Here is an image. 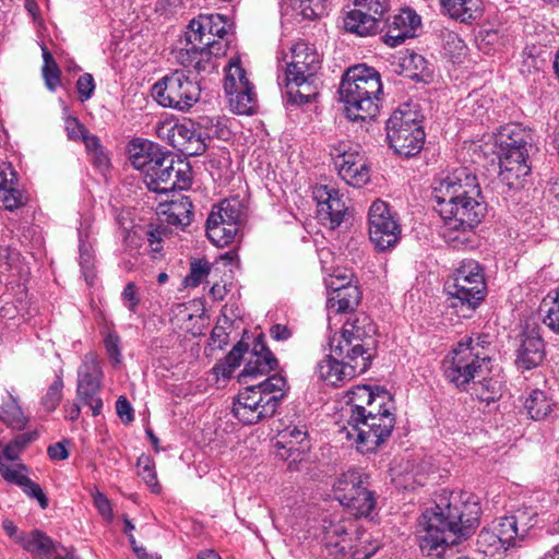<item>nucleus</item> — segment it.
Returning a JSON list of instances; mask_svg holds the SVG:
<instances>
[{
  "label": "nucleus",
  "mask_w": 559,
  "mask_h": 559,
  "mask_svg": "<svg viewBox=\"0 0 559 559\" xmlns=\"http://www.w3.org/2000/svg\"><path fill=\"white\" fill-rule=\"evenodd\" d=\"M481 508L473 493L440 495L420 519L425 530L420 548L429 556L441 557L444 551L466 539L479 525Z\"/></svg>",
  "instance_id": "obj_1"
},
{
  "label": "nucleus",
  "mask_w": 559,
  "mask_h": 559,
  "mask_svg": "<svg viewBox=\"0 0 559 559\" xmlns=\"http://www.w3.org/2000/svg\"><path fill=\"white\" fill-rule=\"evenodd\" d=\"M433 197L444 221V239L453 245L467 241L466 235L487 211L477 177L465 167L457 168L435 186Z\"/></svg>",
  "instance_id": "obj_2"
},
{
  "label": "nucleus",
  "mask_w": 559,
  "mask_h": 559,
  "mask_svg": "<svg viewBox=\"0 0 559 559\" xmlns=\"http://www.w3.org/2000/svg\"><path fill=\"white\" fill-rule=\"evenodd\" d=\"M132 166L142 171L144 182L151 191L168 193L185 190L190 186V166L159 145L150 141L133 140L128 146Z\"/></svg>",
  "instance_id": "obj_3"
},
{
  "label": "nucleus",
  "mask_w": 559,
  "mask_h": 559,
  "mask_svg": "<svg viewBox=\"0 0 559 559\" xmlns=\"http://www.w3.org/2000/svg\"><path fill=\"white\" fill-rule=\"evenodd\" d=\"M231 25L221 14H200L190 21L185 33L186 45L177 59L185 67H193L200 73L213 68L212 58L226 53L229 47L227 35Z\"/></svg>",
  "instance_id": "obj_4"
},
{
  "label": "nucleus",
  "mask_w": 559,
  "mask_h": 559,
  "mask_svg": "<svg viewBox=\"0 0 559 559\" xmlns=\"http://www.w3.org/2000/svg\"><path fill=\"white\" fill-rule=\"evenodd\" d=\"M338 93L350 120L372 119L379 112L380 74L365 64L354 66L343 74Z\"/></svg>",
  "instance_id": "obj_5"
},
{
  "label": "nucleus",
  "mask_w": 559,
  "mask_h": 559,
  "mask_svg": "<svg viewBox=\"0 0 559 559\" xmlns=\"http://www.w3.org/2000/svg\"><path fill=\"white\" fill-rule=\"evenodd\" d=\"M320 69L321 59L312 46L305 41H298L292 47L285 78L286 95L289 103L302 105L318 96L321 85Z\"/></svg>",
  "instance_id": "obj_6"
},
{
  "label": "nucleus",
  "mask_w": 559,
  "mask_h": 559,
  "mask_svg": "<svg viewBox=\"0 0 559 559\" xmlns=\"http://www.w3.org/2000/svg\"><path fill=\"white\" fill-rule=\"evenodd\" d=\"M287 390V381L280 374L270 376L258 384H249L236 397L234 416L245 425L270 418L276 413Z\"/></svg>",
  "instance_id": "obj_7"
},
{
  "label": "nucleus",
  "mask_w": 559,
  "mask_h": 559,
  "mask_svg": "<svg viewBox=\"0 0 559 559\" xmlns=\"http://www.w3.org/2000/svg\"><path fill=\"white\" fill-rule=\"evenodd\" d=\"M449 307L462 318H469L486 296L483 270L477 261H463L445 284Z\"/></svg>",
  "instance_id": "obj_8"
},
{
  "label": "nucleus",
  "mask_w": 559,
  "mask_h": 559,
  "mask_svg": "<svg viewBox=\"0 0 559 559\" xmlns=\"http://www.w3.org/2000/svg\"><path fill=\"white\" fill-rule=\"evenodd\" d=\"M354 524L336 518L322 520V542L332 556L350 554L353 559H369L380 548V543L366 530L355 528V537H348Z\"/></svg>",
  "instance_id": "obj_9"
},
{
  "label": "nucleus",
  "mask_w": 559,
  "mask_h": 559,
  "mask_svg": "<svg viewBox=\"0 0 559 559\" xmlns=\"http://www.w3.org/2000/svg\"><path fill=\"white\" fill-rule=\"evenodd\" d=\"M479 342L472 338L460 342L443 361L444 376L455 386L464 388L475 378L487 374L490 358L480 352Z\"/></svg>",
  "instance_id": "obj_10"
},
{
  "label": "nucleus",
  "mask_w": 559,
  "mask_h": 559,
  "mask_svg": "<svg viewBox=\"0 0 559 559\" xmlns=\"http://www.w3.org/2000/svg\"><path fill=\"white\" fill-rule=\"evenodd\" d=\"M376 325L371 318L365 312L355 313L343 324L342 335L337 344L333 340L330 344L331 352L338 357L348 353L353 357L364 358L369 368L374 356V334Z\"/></svg>",
  "instance_id": "obj_11"
},
{
  "label": "nucleus",
  "mask_w": 559,
  "mask_h": 559,
  "mask_svg": "<svg viewBox=\"0 0 559 559\" xmlns=\"http://www.w3.org/2000/svg\"><path fill=\"white\" fill-rule=\"evenodd\" d=\"M152 95L163 107L187 111L200 99L201 87L185 70H175L153 85Z\"/></svg>",
  "instance_id": "obj_12"
},
{
  "label": "nucleus",
  "mask_w": 559,
  "mask_h": 559,
  "mask_svg": "<svg viewBox=\"0 0 559 559\" xmlns=\"http://www.w3.org/2000/svg\"><path fill=\"white\" fill-rule=\"evenodd\" d=\"M393 401L380 408V412L368 411L361 423L352 424L347 428L348 438L356 436L357 450L361 453L374 452L391 436L395 425Z\"/></svg>",
  "instance_id": "obj_13"
},
{
  "label": "nucleus",
  "mask_w": 559,
  "mask_h": 559,
  "mask_svg": "<svg viewBox=\"0 0 559 559\" xmlns=\"http://www.w3.org/2000/svg\"><path fill=\"white\" fill-rule=\"evenodd\" d=\"M386 139L394 152L411 157L424 145L425 132L417 114L411 109H396L386 121Z\"/></svg>",
  "instance_id": "obj_14"
},
{
  "label": "nucleus",
  "mask_w": 559,
  "mask_h": 559,
  "mask_svg": "<svg viewBox=\"0 0 559 559\" xmlns=\"http://www.w3.org/2000/svg\"><path fill=\"white\" fill-rule=\"evenodd\" d=\"M224 90L230 110L237 115H252L257 107L254 86L247 78L239 60L230 61L225 75Z\"/></svg>",
  "instance_id": "obj_15"
},
{
  "label": "nucleus",
  "mask_w": 559,
  "mask_h": 559,
  "mask_svg": "<svg viewBox=\"0 0 559 559\" xmlns=\"http://www.w3.org/2000/svg\"><path fill=\"white\" fill-rule=\"evenodd\" d=\"M354 4L355 9L344 17L347 32L359 36L373 35L388 22L389 0H355Z\"/></svg>",
  "instance_id": "obj_16"
},
{
  "label": "nucleus",
  "mask_w": 559,
  "mask_h": 559,
  "mask_svg": "<svg viewBox=\"0 0 559 559\" xmlns=\"http://www.w3.org/2000/svg\"><path fill=\"white\" fill-rule=\"evenodd\" d=\"M368 223L369 238L378 250L390 249L400 240L401 226L385 202L377 200L371 204Z\"/></svg>",
  "instance_id": "obj_17"
},
{
  "label": "nucleus",
  "mask_w": 559,
  "mask_h": 559,
  "mask_svg": "<svg viewBox=\"0 0 559 559\" xmlns=\"http://www.w3.org/2000/svg\"><path fill=\"white\" fill-rule=\"evenodd\" d=\"M102 379L103 370L97 356L94 353L85 354L78 369L76 396L91 408L93 416L99 415L103 408V401L99 397Z\"/></svg>",
  "instance_id": "obj_18"
},
{
  "label": "nucleus",
  "mask_w": 559,
  "mask_h": 559,
  "mask_svg": "<svg viewBox=\"0 0 559 559\" xmlns=\"http://www.w3.org/2000/svg\"><path fill=\"white\" fill-rule=\"evenodd\" d=\"M391 394L384 390L377 388L373 391L368 385H357L347 392V401L343 407V414L346 417L347 427L352 424L361 423L366 418L368 411L380 412L381 407L391 403Z\"/></svg>",
  "instance_id": "obj_19"
},
{
  "label": "nucleus",
  "mask_w": 559,
  "mask_h": 559,
  "mask_svg": "<svg viewBox=\"0 0 559 559\" xmlns=\"http://www.w3.org/2000/svg\"><path fill=\"white\" fill-rule=\"evenodd\" d=\"M313 199L317 202V217L322 225L335 229L344 222L348 214L343 195L330 185H317L312 190Z\"/></svg>",
  "instance_id": "obj_20"
},
{
  "label": "nucleus",
  "mask_w": 559,
  "mask_h": 559,
  "mask_svg": "<svg viewBox=\"0 0 559 559\" xmlns=\"http://www.w3.org/2000/svg\"><path fill=\"white\" fill-rule=\"evenodd\" d=\"M540 331L537 323H526L519 334V344L515 349V365L519 369L531 370L544 361L546 345Z\"/></svg>",
  "instance_id": "obj_21"
},
{
  "label": "nucleus",
  "mask_w": 559,
  "mask_h": 559,
  "mask_svg": "<svg viewBox=\"0 0 559 559\" xmlns=\"http://www.w3.org/2000/svg\"><path fill=\"white\" fill-rule=\"evenodd\" d=\"M367 370V362H365L364 358L357 359L348 355V353H344L343 357H338L332 353V355L326 356V358L318 364L320 379L334 386Z\"/></svg>",
  "instance_id": "obj_22"
},
{
  "label": "nucleus",
  "mask_w": 559,
  "mask_h": 559,
  "mask_svg": "<svg viewBox=\"0 0 559 559\" xmlns=\"http://www.w3.org/2000/svg\"><path fill=\"white\" fill-rule=\"evenodd\" d=\"M277 367V359L267 348L264 336L259 335L249 353L243 370L239 374V381L248 383V378L266 374Z\"/></svg>",
  "instance_id": "obj_23"
},
{
  "label": "nucleus",
  "mask_w": 559,
  "mask_h": 559,
  "mask_svg": "<svg viewBox=\"0 0 559 559\" xmlns=\"http://www.w3.org/2000/svg\"><path fill=\"white\" fill-rule=\"evenodd\" d=\"M170 144L187 156L202 155L206 150L205 140L191 120L175 123L169 130Z\"/></svg>",
  "instance_id": "obj_24"
},
{
  "label": "nucleus",
  "mask_w": 559,
  "mask_h": 559,
  "mask_svg": "<svg viewBox=\"0 0 559 559\" xmlns=\"http://www.w3.org/2000/svg\"><path fill=\"white\" fill-rule=\"evenodd\" d=\"M496 142L499 146L498 155L523 153V156H528L533 135L531 130L521 124L510 123L500 128Z\"/></svg>",
  "instance_id": "obj_25"
},
{
  "label": "nucleus",
  "mask_w": 559,
  "mask_h": 559,
  "mask_svg": "<svg viewBox=\"0 0 559 559\" xmlns=\"http://www.w3.org/2000/svg\"><path fill=\"white\" fill-rule=\"evenodd\" d=\"M523 518V513H518L495 519L488 524V527L497 535L500 542H502L507 550L520 547L521 542L525 538L530 526L521 523Z\"/></svg>",
  "instance_id": "obj_26"
},
{
  "label": "nucleus",
  "mask_w": 559,
  "mask_h": 559,
  "mask_svg": "<svg viewBox=\"0 0 559 559\" xmlns=\"http://www.w3.org/2000/svg\"><path fill=\"white\" fill-rule=\"evenodd\" d=\"M16 543L37 559H76L72 555L62 556L58 551L59 545L38 530L29 533H20L16 537Z\"/></svg>",
  "instance_id": "obj_27"
},
{
  "label": "nucleus",
  "mask_w": 559,
  "mask_h": 559,
  "mask_svg": "<svg viewBox=\"0 0 559 559\" xmlns=\"http://www.w3.org/2000/svg\"><path fill=\"white\" fill-rule=\"evenodd\" d=\"M499 176L509 188L518 189L523 186L525 178L531 174V166L527 164V157L523 153H513L498 155Z\"/></svg>",
  "instance_id": "obj_28"
},
{
  "label": "nucleus",
  "mask_w": 559,
  "mask_h": 559,
  "mask_svg": "<svg viewBox=\"0 0 559 559\" xmlns=\"http://www.w3.org/2000/svg\"><path fill=\"white\" fill-rule=\"evenodd\" d=\"M326 288L332 292V295L328 298L326 307L329 311L335 313L350 312L358 306L361 293L357 285L352 283H343L336 285L335 281H326Z\"/></svg>",
  "instance_id": "obj_29"
},
{
  "label": "nucleus",
  "mask_w": 559,
  "mask_h": 559,
  "mask_svg": "<svg viewBox=\"0 0 559 559\" xmlns=\"http://www.w3.org/2000/svg\"><path fill=\"white\" fill-rule=\"evenodd\" d=\"M367 476H365L359 469H349L341 474L334 485L333 491L335 498L341 504L345 506L354 499V496L358 495L360 490H365Z\"/></svg>",
  "instance_id": "obj_30"
},
{
  "label": "nucleus",
  "mask_w": 559,
  "mask_h": 559,
  "mask_svg": "<svg viewBox=\"0 0 559 559\" xmlns=\"http://www.w3.org/2000/svg\"><path fill=\"white\" fill-rule=\"evenodd\" d=\"M221 214H210L206 221V235L210 241L216 247H225L231 243L239 231L233 224L222 223Z\"/></svg>",
  "instance_id": "obj_31"
},
{
  "label": "nucleus",
  "mask_w": 559,
  "mask_h": 559,
  "mask_svg": "<svg viewBox=\"0 0 559 559\" xmlns=\"http://www.w3.org/2000/svg\"><path fill=\"white\" fill-rule=\"evenodd\" d=\"M440 2L450 17L462 23H471L481 14L477 0H440Z\"/></svg>",
  "instance_id": "obj_32"
},
{
  "label": "nucleus",
  "mask_w": 559,
  "mask_h": 559,
  "mask_svg": "<svg viewBox=\"0 0 559 559\" xmlns=\"http://www.w3.org/2000/svg\"><path fill=\"white\" fill-rule=\"evenodd\" d=\"M476 548L478 552L492 559H501L508 551L506 546L502 545V542L492 533L488 525L483 527L478 533Z\"/></svg>",
  "instance_id": "obj_33"
},
{
  "label": "nucleus",
  "mask_w": 559,
  "mask_h": 559,
  "mask_svg": "<svg viewBox=\"0 0 559 559\" xmlns=\"http://www.w3.org/2000/svg\"><path fill=\"white\" fill-rule=\"evenodd\" d=\"M192 203L188 197L171 201L164 214L169 225L180 226L185 228L192 221Z\"/></svg>",
  "instance_id": "obj_34"
},
{
  "label": "nucleus",
  "mask_w": 559,
  "mask_h": 559,
  "mask_svg": "<svg viewBox=\"0 0 559 559\" xmlns=\"http://www.w3.org/2000/svg\"><path fill=\"white\" fill-rule=\"evenodd\" d=\"M210 214H221L223 225L233 224L239 228L245 218V207L236 198L226 199L215 205Z\"/></svg>",
  "instance_id": "obj_35"
},
{
  "label": "nucleus",
  "mask_w": 559,
  "mask_h": 559,
  "mask_svg": "<svg viewBox=\"0 0 559 559\" xmlns=\"http://www.w3.org/2000/svg\"><path fill=\"white\" fill-rule=\"evenodd\" d=\"M336 168L342 179L352 187L361 188L370 180V170L367 163H356L352 166L336 164Z\"/></svg>",
  "instance_id": "obj_36"
},
{
  "label": "nucleus",
  "mask_w": 559,
  "mask_h": 559,
  "mask_svg": "<svg viewBox=\"0 0 559 559\" xmlns=\"http://www.w3.org/2000/svg\"><path fill=\"white\" fill-rule=\"evenodd\" d=\"M552 403L542 390H533L525 401V408L534 420L545 419L552 411Z\"/></svg>",
  "instance_id": "obj_37"
},
{
  "label": "nucleus",
  "mask_w": 559,
  "mask_h": 559,
  "mask_svg": "<svg viewBox=\"0 0 559 559\" xmlns=\"http://www.w3.org/2000/svg\"><path fill=\"white\" fill-rule=\"evenodd\" d=\"M249 349V345L243 341L238 342L226 356L224 362L214 367L217 374L223 378H230L234 370L240 365V360L245 353Z\"/></svg>",
  "instance_id": "obj_38"
},
{
  "label": "nucleus",
  "mask_w": 559,
  "mask_h": 559,
  "mask_svg": "<svg viewBox=\"0 0 559 559\" xmlns=\"http://www.w3.org/2000/svg\"><path fill=\"white\" fill-rule=\"evenodd\" d=\"M376 500L371 490L366 488L360 490L354 499L346 503L344 507L348 508L355 516H370L374 509Z\"/></svg>",
  "instance_id": "obj_39"
},
{
  "label": "nucleus",
  "mask_w": 559,
  "mask_h": 559,
  "mask_svg": "<svg viewBox=\"0 0 559 559\" xmlns=\"http://www.w3.org/2000/svg\"><path fill=\"white\" fill-rule=\"evenodd\" d=\"M420 24L421 19L415 11L403 9L399 14L393 16V20L388 25L397 31L406 32V35H415Z\"/></svg>",
  "instance_id": "obj_40"
},
{
  "label": "nucleus",
  "mask_w": 559,
  "mask_h": 559,
  "mask_svg": "<svg viewBox=\"0 0 559 559\" xmlns=\"http://www.w3.org/2000/svg\"><path fill=\"white\" fill-rule=\"evenodd\" d=\"M401 67L405 76L423 80L427 70V61L421 55L412 52L402 59Z\"/></svg>",
  "instance_id": "obj_41"
},
{
  "label": "nucleus",
  "mask_w": 559,
  "mask_h": 559,
  "mask_svg": "<svg viewBox=\"0 0 559 559\" xmlns=\"http://www.w3.org/2000/svg\"><path fill=\"white\" fill-rule=\"evenodd\" d=\"M43 76L45 80V84L49 91L53 92L60 84L61 72L52 55L46 47H43Z\"/></svg>",
  "instance_id": "obj_42"
},
{
  "label": "nucleus",
  "mask_w": 559,
  "mask_h": 559,
  "mask_svg": "<svg viewBox=\"0 0 559 559\" xmlns=\"http://www.w3.org/2000/svg\"><path fill=\"white\" fill-rule=\"evenodd\" d=\"M0 420L12 429L17 430L23 429L27 424V418L15 402H11L5 406L0 407Z\"/></svg>",
  "instance_id": "obj_43"
},
{
  "label": "nucleus",
  "mask_w": 559,
  "mask_h": 559,
  "mask_svg": "<svg viewBox=\"0 0 559 559\" xmlns=\"http://www.w3.org/2000/svg\"><path fill=\"white\" fill-rule=\"evenodd\" d=\"M136 466L139 476L146 483L153 492L158 493L160 486L157 481L154 460L151 456L142 455L138 459Z\"/></svg>",
  "instance_id": "obj_44"
},
{
  "label": "nucleus",
  "mask_w": 559,
  "mask_h": 559,
  "mask_svg": "<svg viewBox=\"0 0 559 559\" xmlns=\"http://www.w3.org/2000/svg\"><path fill=\"white\" fill-rule=\"evenodd\" d=\"M277 452L276 455L282 460L288 462V468H297V463L301 462L305 459L307 451L310 445L301 442V447H295L293 440L289 441V445L284 444V447H276Z\"/></svg>",
  "instance_id": "obj_45"
},
{
  "label": "nucleus",
  "mask_w": 559,
  "mask_h": 559,
  "mask_svg": "<svg viewBox=\"0 0 559 559\" xmlns=\"http://www.w3.org/2000/svg\"><path fill=\"white\" fill-rule=\"evenodd\" d=\"M292 7L304 19L313 20L323 15L326 0H290Z\"/></svg>",
  "instance_id": "obj_46"
},
{
  "label": "nucleus",
  "mask_w": 559,
  "mask_h": 559,
  "mask_svg": "<svg viewBox=\"0 0 559 559\" xmlns=\"http://www.w3.org/2000/svg\"><path fill=\"white\" fill-rule=\"evenodd\" d=\"M548 298H551V300L547 301L545 299L543 301V306L547 307L543 322L550 331L559 334V286L554 290V297L549 294Z\"/></svg>",
  "instance_id": "obj_47"
},
{
  "label": "nucleus",
  "mask_w": 559,
  "mask_h": 559,
  "mask_svg": "<svg viewBox=\"0 0 559 559\" xmlns=\"http://www.w3.org/2000/svg\"><path fill=\"white\" fill-rule=\"evenodd\" d=\"M484 374L483 381L475 383V394L480 401L490 403L500 395V383L493 379H487Z\"/></svg>",
  "instance_id": "obj_48"
},
{
  "label": "nucleus",
  "mask_w": 559,
  "mask_h": 559,
  "mask_svg": "<svg viewBox=\"0 0 559 559\" xmlns=\"http://www.w3.org/2000/svg\"><path fill=\"white\" fill-rule=\"evenodd\" d=\"M331 155L334 158V164H344V166H352L356 163H366L364 155L356 150H347V144H340L333 147Z\"/></svg>",
  "instance_id": "obj_49"
},
{
  "label": "nucleus",
  "mask_w": 559,
  "mask_h": 559,
  "mask_svg": "<svg viewBox=\"0 0 559 559\" xmlns=\"http://www.w3.org/2000/svg\"><path fill=\"white\" fill-rule=\"evenodd\" d=\"M63 380L58 374L55 381L49 385L45 396L43 397V405L47 412L55 411L62 400Z\"/></svg>",
  "instance_id": "obj_50"
},
{
  "label": "nucleus",
  "mask_w": 559,
  "mask_h": 559,
  "mask_svg": "<svg viewBox=\"0 0 559 559\" xmlns=\"http://www.w3.org/2000/svg\"><path fill=\"white\" fill-rule=\"evenodd\" d=\"M290 440H293L295 447H301V442L309 444L305 427H287L280 433V438L276 441L275 447H284V444H287L288 447Z\"/></svg>",
  "instance_id": "obj_51"
},
{
  "label": "nucleus",
  "mask_w": 559,
  "mask_h": 559,
  "mask_svg": "<svg viewBox=\"0 0 559 559\" xmlns=\"http://www.w3.org/2000/svg\"><path fill=\"white\" fill-rule=\"evenodd\" d=\"M443 49L451 58L459 59L465 53L466 45L457 34L449 32L444 37Z\"/></svg>",
  "instance_id": "obj_52"
},
{
  "label": "nucleus",
  "mask_w": 559,
  "mask_h": 559,
  "mask_svg": "<svg viewBox=\"0 0 559 559\" xmlns=\"http://www.w3.org/2000/svg\"><path fill=\"white\" fill-rule=\"evenodd\" d=\"M210 273V266L205 261H195L191 263L190 273L185 282L188 286L197 287Z\"/></svg>",
  "instance_id": "obj_53"
},
{
  "label": "nucleus",
  "mask_w": 559,
  "mask_h": 559,
  "mask_svg": "<svg viewBox=\"0 0 559 559\" xmlns=\"http://www.w3.org/2000/svg\"><path fill=\"white\" fill-rule=\"evenodd\" d=\"M0 203L5 210L13 211L23 204V194L13 185L0 192Z\"/></svg>",
  "instance_id": "obj_54"
},
{
  "label": "nucleus",
  "mask_w": 559,
  "mask_h": 559,
  "mask_svg": "<svg viewBox=\"0 0 559 559\" xmlns=\"http://www.w3.org/2000/svg\"><path fill=\"white\" fill-rule=\"evenodd\" d=\"M121 300L129 311L135 312L140 305V296L135 283L129 282L122 293Z\"/></svg>",
  "instance_id": "obj_55"
},
{
  "label": "nucleus",
  "mask_w": 559,
  "mask_h": 559,
  "mask_svg": "<svg viewBox=\"0 0 559 559\" xmlns=\"http://www.w3.org/2000/svg\"><path fill=\"white\" fill-rule=\"evenodd\" d=\"M22 480L24 483H22L21 487L23 488L24 492L27 496L35 498L39 502V506L43 509H46L48 507V499H47L46 495L43 492L40 486L38 484L34 483L28 477L22 478Z\"/></svg>",
  "instance_id": "obj_56"
},
{
  "label": "nucleus",
  "mask_w": 559,
  "mask_h": 559,
  "mask_svg": "<svg viewBox=\"0 0 559 559\" xmlns=\"http://www.w3.org/2000/svg\"><path fill=\"white\" fill-rule=\"evenodd\" d=\"M95 90V83L92 74L84 73L76 81V91L81 102H85L92 97Z\"/></svg>",
  "instance_id": "obj_57"
},
{
  "label": "nucleus",
  "mask_w": 559,
  "mask_h": 559,
  "mask_svg": "<svg viewBox=\"0 0 559 559\" xmlns=\"http://www.w3.org/2000/svg\"><path fill=\"white\" fill-rule=\"evenodd\" d=\"M80 266L86 283L92 284L94 278L93 257L91 252L86 248H84V246L80 247Z\"/></svg>",
  "instance_id": "obj_58"
},
{
  "label": "nucleus",
  "mask_w": 559,
  "mask_h": 559,
  "mask_svg": "<svg viewBox=\"0 0 559 559\" xmlns=\"http://www.w3.org/2000/svg\"><path fill=\"white\" fill-rule=\"evenodd\" d=\"M66 131L69 140L81 141L88 130L74 117L66 119Z\"/></svg>",
  "instance_id": "obj_59"
},
{
  "label": "nucleus",
  "mask_w": 559,
  "mask_h": 559,
  "mask_svg": "<svg viewBox=\"0 0 559 559\" xmlns=\"http://www.w3.org/2000/svg\"><path fill=\"white\" fill-rule=\"evenodd\" d=\"M116 411L119 418L124 424H130L133 420V408L126 396H119L116 402Z\"/></svg>",
  "instance_id": "obj_60"
},
{
  "label": "nucleus",
  "mask_w": 559,
  "mask_h": 559,
  "mask_svg": "<svg viewBox=\"0 0 559 559\" xmlns=\"http://www.w3.org/2000/svg\"><path fill=\"white\" fill-rule=\"evenodd\" d=\"M120 338L117 334L109 333L105 338V347L108 356L116 362L120 361Z\"/></svg>",
  "instance_id": "obj_61"
},
{
  "label": "nucleus",
  "mask_w": 559,
  "mask_h": 559,
  "mask_svg": "<svg viewBox=\"0 0 559 559\" xmlns=\"http://www.w3.org/2000/svg\"><path fill=\"white\" fill-rule=\"evenodd\" d=\"M388 32L383 37L384 43L390 47H396L405 41L406 38H412L415 35H406L404 31H397L388 25Z\"/></svg>",
  "instance_id": "obj_62"
},
{
  "label": "nucleus",
  "mask_w": 559,
  "mask_h": 559,
  "mask_svg": "<svg viewBox=\"0 0 559 559\" xmlns=\"http://www.w3.org/2000/svg\"><path fill=\"white\" fill-rule=\"evenodd\" d=\"M66 444L67 441H61L49 445L47 449L48 456L55 461H62L68 459L69 451Z\"/></svg>",
  "instance_id": "obj_63"
},
{
  "label": "nucleus",
  "mask_w": 559,
  "mask_h": 559,
  "mask_svg": "<svg viewBox=\"0 0 559 559\" xmlns=\"http://www.w3.org/2000/svg\"><path fill=\"white\" fill-rule=\"evenodd\" d=\"M94 503H95V507L97 508L98 512L104 516L106 518L107 520H110L111 516H112V513H111V507H110V502L109 500L106 498L105 495L100 493V492H97L95 496H94Z\"/></svg>",
  "instance_id": "obj_64"
}]
</instances>
